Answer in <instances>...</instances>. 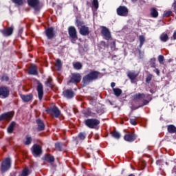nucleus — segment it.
Returning a JSON list of instances; mask_svg holds the SVG:
<instances>
[{"label": "nucleus", "instance_id": "obj_36", "mask_svg": "<svg viewBox=\"0 0 176 176\" xmlns=\"http://www.w3.org/2000/svg\"><path fill=\"white\" fill-rule=\"evenodd\" d=\"M55 148L58 151H61V149H63V144H61V143L55 144Z\"/></svg>", "mask_w": 176, "mask_h": 176}, {"label": "nucleus", "instance_id": "obj_47", "mask_svg": "<svg viewBox=\"0 0 176 176\" xmlns=\"http://www.w3.org/2000/svg\"><path fill=\"white\" fill-rule=\"evenodd\" d=\"M77 27H82V24H83V23L82 22H81V21H77Z\"/></svg>", "mask_w": 176, "mask_h": 176}, {"label": "nucleus", "instance_id": "obj_9", "mask_svg": "<svg viewBox=\"0 0 176 176\" xmlns=\"http://www.w3.org/2000/svg\"><path fill=\"white\" fill-rule=\"evenodd\" d=\"M28 3L29 6L33 8L34 10H38L39 9V0H28Z\"/></svg>", "mask_w": 176, "mask_h": 176}, {"label": "nucleus", "instance_id": "obj_23", "mask_svg": "<svg viewBox=\"0 0 176 176\" xmlns=\"http://www.w3.org/2000/svg\"><path fill=\"white\" fill-rule=\"evenodd\" d=\"M36 123L38 124V130L39 131H42V130H45V124H43V122L41 120H37Z\"/></svg>", "mask_w": 176, "mask_h": 176}, {"label": "nucleus", "instance_id": "obj_6", "mask_svg": "<svg viewBox=\"0 0 176 176\" xmlns=\"http://www.w3.org/2000/svg\"><path fill=\"white\" fill-rule=\"evenodd\" d=\"M11 161L10 158H6L1 164V173H6L10 168Z\"/></svg>", "mask_w": 176, "mask_h": 176}, {"label": "nucleus", "instance_id": "obj_49", "mask_svg": "<svg viewBox=\"0 0 176 176\" xmlns=\"http://www.w3.org/2000/svg\"><path fill=\"white\" fill-rule=\"evenodd\" d=\"M154 72H155L157 76L160 75V71H159L157 69H154Z\"/></svg>", "mask_w": 176, "mask_h": 176}, {"label": "nucleus", "instance_id": "obj_28", "mask_svg": "<svg viewBox=\"0 0 176 176\" xmlns=\"http://www.w3.org/2000/svg\"><path fill=\"white\" fill-rule=\"evenodd\" d=\"M160 40L162 42H167L168 41V35L166 33H162L160 36Z\"/></svg>", "mask_w": 176, "mask_h": 176}, {"label": "nucleus", "instance_id": "obj_7", "mask_svg": "<svg viewBox=\"0 0 176 176\" xmlns=\"http://www.w3.org/2000/svg\"><path fill=\"white\" fill-rule=\"evenodd\" d=\"M101 34L104 36L106 41H109V39H111V32H109V30L107 28V27H102Z\"/></svg>", "mask_w": 176, "mask_h": 176}, {"label": "nucleus", "instance_id": "obj_32", "mask_svg": "<svg viewBox=\"0 0 176 176\" xmlns=\"http://www.w3.org/2000/svg\"><path fill=\"white\" fill-rule=\"evenodd\" d=\"M73 66L75 69H82V63L79 62L74 63Z\"/></svg>", "mask_w": 176, "mask_h": 176}, {"label": "nucleus", "instance_id": "obj_43", "mask_svg": "<svg viewBox=\"0 0 176 176\" xmlns=\"http://www.w3.org/2000/svg\"><path fill=\"white\" fill-rule=\"evenodd\" d=\"M78 138H80V140H85V138H86V133H80L78 134Z\"/></svg>", "mask_w": 176, "mask_h": 176}, {"label": "nucleus", "instance_id": "obj_52", "mask_svg": "<svg viewBox=\"0 0 176 176\" xmlns=\"http://www.w3.org/2000/svg\"><path fill=\"white\" fill-rule=\"evenodd\" d=\"M173 38L176 39V31H175V32L173 33Z\"/></svg>", "mask_w": 176, "mask_h": 176}, {"label": "nucleus", "instance_id": "obj_45", "mask_svg": "<svg viewBox=\"0 0 176 176\" xmlns=\"http://www.w3.org/2000/svg\"><path fill=\"white\" fill-rule=\"evenodd\" d=\"M1 80L2 82H8V80H9V77H8L6 75H4L1 77Z\"/></svg>", "mask_w": 176, "mask_h": 176}, {"label": "nucleus", "instance_id": "obj_44", "mask_svg": "<svg viewBox=\"0 0 176 176\" xmlns=\"http://www.w3.org/2000/svg\"><path fill=\"white\" fill-rule=\"evenodd\" d=\"M12 2H14V3H16V5H23V0H12Z\"/></svg>", "mask_w": 176, "mask_h": 176}, {"label": "nucleus", "instance_id": "obj_22", "mask_svg": "<svg viewBox=\"0 0 176 176\" xmlns=\"http://www.w3.org/2000/svg\"><path fill=\"white\" fill-rule=\"evenodd\" d=\"M44 160H45L48 163H53V162H54V157H53V155H51L50 154H47L44 157Z\"/></svg>", "mask_w": 176, "mask_h": 176}, {"label": "nucleus", "instance_id": "obj_53", "mask_svg": "<svg viewBox=\"0 0 176 176\" xmlns=\"http://www.w3.org/2000/svg\"><path fill=\"white\" fill-rule=\"evenodd\" d=\"M132 2H137V0H131Z\"/></svg>", "mask_w": 176, "mask_h": 176}, {"label": "nucleus", "instance_id": "obj_46", "mask_svg": "<svg viewBox=\"0 0 176 176\" xmlns=\"http://www.w3.org/2000/svg\"><path fill=\"white\" fill-rule=\"evenodd\" d=\"M112 44H113V45L111 46V50H116V43L115 41H113Z\"/></svg>", "mask_w": 176, "mask_h": 176}, {"label": "nucleus", "instance_id": "obj_30", "mask_svg": "<svg viewBox=\"0 0 176 176\" xmlns=\"http://www.w3.org/2000/svg\"><path fill=\"white\" fill-rule=\"evenodd\" d=\"M45 85L48 87H52L53 86V79H52V77H49L47 79V81L45 82Z\"/></svg>", "mask_w": 176, "mask_h": 176}, {"label": "nucleus", "instance_id": "obj_24", "mask_svg": "<svg viewBox=\"0 0 176 176\" xmlns=\"http://www.w3.org/2000/svg\"><path fill=\"white\" fill-rule=\"evenodd\" d=\"M167 130L168 132L170 133V134H174V133H176V127L173 124L168 125Z\"/></svg>", "mask_w": 176, "mask_h": 176}, {"label": "nucleus", "instance_id": "obj_16", "mask_svg": "<svg viewBox=\"0 0 176 176\" xmlns=\"http://www.w3.org/2000/svg\"><path fill=\"white\" fill-rule=\"evenodd\" d=\"M9 96V89L6 87H0V97L6 98Z\"/></svg>", "mask_w": 176, "mask_h": 176}, {"label": "nucleus", "instance_id": "obj_4", "mask_svg": "<svg viewBox=\"0 0 176 176\" xmlns=\"http://www.w3.org/2000/svg\"><path fill=\"white\" fill-rule=\"evenodd\" d=\"M117 14L123 17H127L129 16V8L126 6L118 7L117 8Z\"/></svg>", "mask_w": 176, "mask_h": 176}, {"label": "nucleus", "instance_id": "obj_35", "mask_svg": "<svg viewBox=\"0 0 176 176\" xmlns=\"http://www.w3.org/2000/svg\"><path fill=\"white\" fill-rule=\"evenodd\" d=\"M32 142V138H31L30 135L26 136V140L25 142V145H30L31 142Z\"/></svg>", "mask_w": 176, "mask_h": 176}, {"label": "nucleus", "instance_id": "obj_31", "mask_svg": "<svg viewBox=\"0 0 176 176\" xmlns=\"http://www.w3.org/2000/svg\"><path fill=\"white\" fill-rule=\"evenodd\" d=\"M113 91L115 96H116V97H119V96H120V94H122V89H120L119 88L113 89Z\"/></svg>", "mask_w": 176, "mask_h": 176}, {"label": "nucleus", "instance_id": "obj_17", "mask_svg": "<svg viewBox=\"0 0 176 176\" xmlns=\"http://www.w3.org/2000/svg\"><path fill=\"white\" fill-rule=\"evenodd\" d=\"M45 34L48 39H52L54 37V30L53 28H49L45 30Z\"/></svg>", "mask_w": 176, "mask_h": 176}, {"label": "nucleus", "instance_id": "obj_34", "mask_svg": "<svg viewBox=\"0 0 176 176\" xmlns=\"http://www.w3.org/2000/svg\"><path fill=\"white\" fill-rule=\"evenodd\" d=\"M111 135L114 138H117V139L120 138V133H119V132H118L116 131L111 132Z\"/></svg>", "mask_w": 176, "mask_h": 176}, {"label": "nucleus", "instance_id": "obj_37", "mask_svg": "<svg viewBox=\"0 0 176 176\" xmlns=\"http://www.w3.org/2000/svg\"><path fill=\"white\" fill-rule=\"evenodd\" d=\"M61 65H62L61 60L58 59L56 63V66L58 67V69L59 71L60 69H61Z\"/></svg>", "mask_w": 176, "mask_h": 176}, {"label": "nucleus", "instance_id": "obj_29", "mask_svg": "<svg viewBox=\"0 0 176 176\" xmlns=\"http://www.w3.org/2000/svg\"><path fill=\"white\" fill-rule=\"evenodd\" d=\"M16 126L15 122H12L9 127L8 128V133H13V131L14 130V127Z\"/></svg>", "mask_w": 176, "mask_h": 176}, {"label": "nucleus", "instance_id": "obj_42", "mask_svg": "<svg viewBox=\"0 0 176 176\" xmlns=\"http://www.w3.org/2000/svg\"><path fill=\"white\" fill-rule=\"evenodd\" d=\"M130 123L132 124L133 126H135L137 124V118H131L130 120Z\"/></svg>", "mask_w": 176, "mask_h": 176}, {"label": "nucleus", "instance_id": "obj_3", "mask_svg": "<svg viewBox=\"0 0 176 176\" xmlns=\"http://www.w3.org/2000/svg\"><path fill=\"white\" fill-rule=\"evenodd\" d=\"M85 124L89 129H97V126L100 124V120L96 118H89L85 120Z\"/></svg>", "mask_w": 176, "mask_h": 176}, {"label": "nucleus", "instance_id": "obj_18", "mask_svg": "<svg viewBox=\"0 0 176 176\" xmlns=\"http://www.w3.org/2000/svg\"><path fill=\"white\" fill-rule=\"evenodd\" d=\"M37 91L39 100H42L43 98V85H42V84H38Z\"/></svg>", "mask_w": 176, "mask_h": 176}, {"label": "nucleus", "instance_id": "obj_8", "mask_svg": "<svg viewBox=\"0 0 176 176\" xmlns=\"http://www.w3.org/2000/svg\"><path fill=\"white\" fill-rule=\"evenodd\" d=\"M135 138L136 137L134 133L129 132L124 136V140L128 142H133V141H135Z\"/></svg>", "mask_w": 176, "mask_h": 176}, {"label": "nucleus", "instance_id": "obj_33", "mask_svg": "<svg viewBox=\"0 0 176 176\" xmlns=\"http://www.w3.org/2000/svg\"><path fill=\"white\" fill-rule=\"evenodd\" d=\"M139 41L140 42V47H142V45H144V42H145V37L142 35L139 36Z\"/></svg>", "mask_w": 176, "mask_h": 176}, {"label": "nucleus", "instance_id": "obj_12", "mask_svg": "<svg viewBox=\"0 0 176 176\" xmlns=\"http://www.w3.org/2000/svg\"><path fill=\"white\" fill-rule=\"evenodd\" d=\"M32 152L34 156H39V155L42 153V147H41L39 145L34 144L33 146Z\"/></svg>", "mask_w": 176, "mask_h": 176}, {"label": "nucleus", "instance_id": "obj_5", "mask_svg": "<svg viewBox=\"0 0 176 176\" xmlns=\"http://www.w3.org/2000/svg\"><path fill=\"white\" fill-rule=\"evenodd\" d=\"M82 80V76L79 73L72 74V77L68 83H79Z\"/></svg>", "mask_w": 176, "mask_h": 176}, {"label": "nucleus", "instance_id": "obj_38", "mask_svg": "<svg viewBox=\"0 0 176 176\" xmlns=\"http://www.w3.org/2000/svg\"><path fill=\"white\" fill-rule=\"evenodd\" d=\"M92 5L95 9H98V0H93Z\"/></svg>", "mask_w": 176, "mask_h": 176}, {"label": "nucleus", "instance_id": "obj_25", "mask_svg": "<svg viewBox=\"0 0 176 176\" xmlns=\"http://www.w3.org/2000/svg\"><path fill=\"white\" fill-rule=\"evenodd\" d=\"M150 12L151 17L156 18L157 17V16H159V12H157V10H156V8H151Z\"/></svg>", "mask_w": 176, "mask_h": 176}, {"label": "nucleus", "instance_id": "obj_26", "mask_svg": "<svg viewBox=\"0 0 176 176\" xmlns=\"http://www.w3.org/2000/svg\"><path fill=\"white\" fill-rule=\"evenodd\" d=\"M30 174H31V170H30V168H28V167H26L23 169L21 176H28L30 175Z\"/></svg>", "mask_w": 176, "mask_h": 176}, {"label": "nucleus", "instance_id": "obj_10", "mask_svg": "<svg viewBox=\"0 0 176 176\" xmlns=\"http://www.w3.org/2000/svg\"><path fill=\"white\" fill-rule=\"evenodd\" d=\"M14 30V28H13V26H11L1 30V32L3 35H4V36H10V35L13 34Z\"/></svg>", "mask_w": 176, "mask_h": 176}, {"label": "nucleus", "instance_id": "obj_27", "mask_svg": "<svg viewBox=\"0 0 176 176\" xmlns=\"http://www.w3.org/2000/svg\"><path fill=\"white\" fill-rule=\"evenodd\" d=\"M128 76L131 80H134L137 76H138V74H135V72H128Z\"/></svg>", "mask_w": 176, "mask_h": 176}, {"label": "nucleus", "instance_id": "obj_11", "mask_svg": "<svg viewBox=\"0 0 176 176\" xmlns=\"http://www.w3.org/2000/svg\"><path fill=\"white\" fill-rule=\"evenodd\" d=\"M69 35L72 38V39H78V36L76 35V29L74 26H70L68 28Z\"/></svg>", "mask_w": 176, "mask_h": 176}, {"label": "nucleus", "instance_id": "obj_50", "mask_svg": "<svg viewBox=\"0 0 176 176\" xmlns=\"http://www.w3.org/2000/svg\"><path fill=\"white\" fill-rule=\"evenodd\" d=\"M173 6L175 10V13L176 14V1L173 3Z\"/></svg>", "mask_w": 176, "mask_h": 176}, {"label": "nucleus", "instance_id": "obj_2", "mask_svg": "<svg viewBox=\"0 0 176 176\" xmlns=\"http://www.w3.org/2000/svg\"><path fill=\"white\" fill-rule=\"evenodd\" d=\"M133 98L135 101H142L143 105H148V104H149V101L152 100L151 98H150L148 100L145 99L146 98V95L140 93L135 94Z\"/></svg>", "mask_w": 176, "mask_h": 176}, {"label": "nucleus", "instance_id": "obj_21", "mask_svg": "<svg viewBox=\"0 0 176 176\" xmlns=\"http://www.w3.org/2000/svg\"><path fill=\"white\" fill-rule=\"evenodd\" d=\"M21 98H22L24 102H28V101H31V100H32V94L21 95Z\"/></svg>", "mask_w": 176, "mask_h": 176}, {"label": "nucleus", "instance_id": "obj_15", "mask_svg": "<svg viewBox=\"0 0 176 176\" xmlns=\"http://www.w3.org/2000/svg\"><path fill=\"white\" fill-rule=\"evenodd\" d=\"M13 118V112H8L0 116V120H10Z\"/></svg>", "mask_w": 176, "mask_h": 176}, {"label": "nucleus", "instance_id": "obj_14", "mask_svg": "<svg viewBox=\"0 0 176 176\" xmlns=\"http://www.w3.org/2000/svg\"><path fill=\"white\" fill-rule=\"evenodd\" d=\"M89 32H90L89 31V27L86 25H82L79 29V33L80 34V35H82L83 36H86V35H89Z\"/></svg>", "mask_w": 176, "mask_h": 176}, {"label": "nucleus", "instance_id": "obj_41", "mask_svg": "<svg viewBox=\"0 0 176 176\" xmlns=\"http://www.w3.org/2000/svg\"><path fill=\"white\" fill-rule=\"evenodd\" d=\"M171 13H173L171 11H165L164 13V17H170V16H171Z\"/></svg>", "mask_w": 176, "mask_h": 176}, {"label": "nucleus", "instance_id": "obj_48", "mask_svg": "<svg viewBox=\"0 0 176 176\" xmlns=\"http://www.w3.org/2000/svg\"><path fill=\"white\" fill-rule=\"evenodd\" d=\"M151 61L153 63V65L151 67H153V68H155V62L156 61V59L155 58H152L151 59Z\"/></svg>", "mask_w": 176, "mask_h": 176}, {"label": "nucleus", "instance_id": "obj_40", "mask_svg": "<svg viewBox=\"0 0 176 176\" xmlns=\"http://www.w3.org/2000/svg\"><path fill=\"white\" fill-rule=\"evenodd\" d=\"M158 61L160 64H163V61H164V56H163V55H160L158 56Z\"/></svg>", "mask_w": 176, "mask_h": 176}, {"label": "nucleus", "instance_id": "obj_39", "mask_svg": "<svg viewBox=\"0 0 176 176\" xmlns=\"http://www.w3.org/2000/svg\"><path fill=\"white\" fill-rule=\"evenodd\" d=\"M153 76L152 74H148L146 78V83H151V80H152V78Z\"/></svg>", "mask_w": 176, "mask_h": 176}, {"label": "nucleus", "instance_id": "obj_20", "mask_svg": "<svg viewBox=\"0 0 176 176\" xmlns=\"http://www.w3.org/2000/svg\"><path fill=\"white\" fill-rule=\"evenodd\" d=\"M63 94L65 97H67V98H72L74 96H75V94L72 90L67 89L63 92Z\"/></svg>", "mask_w": 176, "mask_h": 176}, {"label": "nucleus", "instance_id": "obj_1", "mask_svg": "<svg viewBox=\"0 0 176 176\" xmlns=\"http://www.w3.org/2000/svg\"><path fill=\"white\" fill-rule=\"evenodd\" d=\"M101 76V73L98 72V71H91L89 74H87L82 78V83L84 85H89L90 82H93V80H96L98 78Z\"/></svg>", "mask_w": 176, "mask_h": 176}, {"label": "nucleus", "instance_id": "obj_51", "mask_svg": "<svg viewBox=\"0 0 176 176\" xmlns=\"http://www.w3.org/2000/svg\"><path fill=\"white\" fill-rule=\"evenodd\" d=\"M115 86H116V84L115 82L111 83V87H112V89H114L113 87H115Z\"/></svg>", "mask_w": 176, "mask_h": 176}, {"label": "nucleus", "instance_id": "obj_19", "mask_svg": "<svg viewBox=\"0 0 176 176\" xmlns=\"http://www.w3.org/2000/svg\"><path fill=\"white\" fill-rule=\"evenodd\" d=\"M29 75H38V67L36 65H33L29 68Z\"/></svg>", "mask_w": 176, "mask_h": 176}, {"label": "nucleus", "instance_id": "obj_13", "mask_svg": "<svg viewBox=\"0 0 176 176\" xmlns=\"http://www.w3.org/2000/svg\"><path fill=\"white\" fill-rule=\"evenodd\" d=\"M49 112L52 116H54L55 118H58L60 116V110L56 107H54L52 109L49 110Z\"/></svg>", "mask_w": 176, "mask_h": 176}]
</instances>
